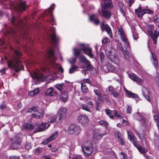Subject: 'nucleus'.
Listing matches in <instances>:
<instances>
[{"mask_svg": "<svg viewBox=\"0 0 159 159\" xmlns=\"http://www.w3.org/2000/svg\"><path fill=\"white\" fill-rule=\"evenodd\" d=\"M122 42L124 44V46L125 48V50H124V48L122 47H121L120 49L125 59L127 60H128L129 58V52L127 50V49L130 48V46L129 45V43L128 42V39L124 40Z\"/></svg>", "mask_w": 159, "mask_h": 159, "instance_id": "obj_11", "label": "nucleus"}, {"mask_svg": "<svg viewBox=\"0 0 159 159\" xmlns=\"http://www.w3.org/2000/svg\"><path fill=\"white\" fill-rule=\"evenodd\" d=\"M59 117L56 116H55V121H56V122L58 124L60 123L62 120L64 118V117H62V116H60V115H58Z\"/></svg>", "mask_w": 159, "mask_h": 159, "instance_id": "obj_38", "label": "nucleus"}, {"mask_svg": "<svg viewBox=\"0 0 159 159\" xmlns=\"http://www.w3.org/2000/svg\"><path fill=\"white\" fill-rule=\"evenodd\" d=\"M98 16L95 15H93L89 17V19L91 21L93 22L96 25L98 24L100 22L99 19L97 18Z\"/></svg>", "mask_w": 159, "mask_h": 159, "instance_id": "obj_26", "label": "nucleus"}, {"mask_svg": "<svg viewBox=\"0 0 159 159\" xmlns=\"http://www.w3.org/2000/svg\"><path fill=\"white\" fill-rule=\"evenodd\" d=\"M58 132L55 131L52 133L51 136L46 140L42 142V143L43 144H46L50 142L51 141L55 139L57 137Z\"/></svg>", "mask_w": 159, "mask_h": 159, "instance_id": "obj_16", "label": "nucleus"}, {"mask_svg": "<svg viewBox=\"0 0 159 159\" xmlns=\"http://www.w3.org/2000/svg\"><path fill=\"white\" fill-rule=\"evenodd\" d=\"M87 106L89 109L90 108H92L93 107V103L92 101H89L87 103Z\"/></svg>", "mask_w": 159, "mask_h": 159, "instance_id": "obj_55", "label": "nucleus"}, {"mask_svg": "<svg viewBox=\"0 0 159 159\" xmlns=\"http://www.w3.org/2000/svg\"><path fill=\"white\" fill-rule=\"evenodd\" d=\"M25 147L26 149H28L31 148V143H27L25 145Z\"/></svg>", "mask_w": 159, "mask_h": 159, "instance_id": "obj_60", "label": "nucleus"}, {"mask_svg": "<svg viewBox=\"0 0 159 159\" xmlns=\"http://www.w3.org/2000/svg\"><path fill=\"white\" fill-rule=\"evenodd\" d=\"M131 111H132L131 107L129 106H128L127 108V111H126L127 113L129 114H130L131 112Z\"/></svg>", "mask_w": 159, "mask_h": 159, "instance_id": "obj_59", "label": "nucleus"}, {"mask_svg": "<svg viewBox=\"0 0 159 159\" xmlns=\"http://www.w3.org/2000/svg\"><path fill=\"white\" fill-rule=\"evenodd\" d=\"M100 27L103 31L105 30L111 37H112V33L111 29L109 25H105L104 23L102 22L101 25Z\"/></svg>", "mask_w": 159, "mask_h": 159, "instance_id": "obj_19", "label": "nucleus"}, {"mask_svg": "<svg viewBox=\"0 0 159 159\" xmlns=\"http://www.w3.org/2000/svg\"><path fill=\"white\" fill-rule=\"evenodd\" d=\"M152 54V57L154 61V65L155 66L157 65V58L155 56V54L154 53L151 52Z\"/></svg>", "mask_w": 159, "mask_h": 159, "instance_id": "obj_43", "label": "nucleus"}, {"mask_svg": "<svg viewBox=\"0 0 159 159\" xmlns=\"http://www.w3.org/2000/svg\"><path fill=\"white\" fill-rule=\"evenodd\" d=\"M38 127L37 124H36L35 125H29L27 124H25L23 125L22 129H26L29 130H31L34 129V128H36Z\"/></svg>", "mask_w": 159, "mask_h": 159, "instance_id": "obj_30", "label": "nucleus"}, {"mask_svg": "<svg viewBox=\"0 0 159 159\" xmlns=\"http://www.w3.org/2000/svg\"><path fill=\"white\" fill-rule=\"evenodd\" d=\"M21 56V53L18 50H14L13 54L7 61L9 68L14 70L16 72L23 69V67L20 64V60Z\"/></svg>", "mask_w": 159, "mask_h": 159, "instance_id": "obj_1", "label": "nucleus"}, {"mask_svg": "<svg viewBox=\"0 0 159 159\" xmlns=\"http://www.w3.org/2000/svg\"><path fill=\"white\" fill-rule=\"evenodd\" d=\"M115 98L118 97L120 96V94L118 92H117L115 91L112 94H111Z\"/></svg>", "mask_w": 159, "mask_h": 159, "instance_id": "obj_57", "label": "nucleus"}, {"mask_svg": "<svg viewBox=\"0 0 159 159\" xmlns=\"http://www.w3.org/2000/svg\"><path fill=\"white\" fill-rule=\"evenodd\" d=\"M55 6V5L54 4H53L51 5L50 7L49 8L48 10V12L49 14V15L50 16V18H49V21L51 22H53L54 21V19L53 18L52 14V11L54 9V7Z\"/></svg>", "mask_w": 159, "mask_h": 159, "instance_id": "obj_29", "label": "nucleus"}, {"mask_svg": "<svg viewBox=\"0 0 159 159\" xmlns=\"http://www.w3.org/2000/svg\"><path fill=\"white\" fill-rule=\"evenodd\" d=\"M81 108L82 109L88 111H90V109L88 108L87 105L85 104H82Z\"/></svg>", "mask_w": 159, "mask_h": 159, "instance_id": "obj_45", "label": "nucleus"}, {"mask_svg": "<svg viewBox=\"0 0 159 159\" xmlns=\"http://www.w3.org/2000/svg\"><path fill=\"white\" fill-rule=\"evenodd\" d=\"M135 13L139 17L141 18L142 16L145 14H152L153 11L148 9H142V7H139L137 9H135Z\"/></svg>", "mask_w": 159, "mask_h": 159, "instance_id": "obj_9", "label": "nucleus"}, {"mask_svg": "<svg viewBox=\"0 0 159 159\" xmlns=\"http://www.w3.org/2000/svg\"><path fill=\"white\" fill-rule=\"evenodd\" d=\"M82 157L81 155H77L74 157L72 159H82Z\"/></svg>", "mask_w": 159, "mask_h": 159, "instance_id": "obj_63", "label": "nucleus"}, {"mask_svg": "<svg viewBox=\"0 0 159 159\" xmlns=\"http://www.w3.org/2000/svg\"><path fill=\"white\" fill-rule=\"evenodd\" d=\"M99 124L101 125L104 126L106 128H107L108 125V123L106 121L101 120L99 122Z\"/></svg>", "mask_w": 159, "mask_h": 159, "instance_id": "obj_42", "label": "nucleus"}, {"mask_svg": "<svg viewBox=\"0 0 159 159\" xmlns=\"http://www.w3.org/2000/svg\"><path fill=\"white\" fill-rule=\"evenodd\" d=\"M102 137V135L98 134H96L93 137L92 140L94 143H96L98 141L101 139Z\"/></svg>", "mask_w": 159, "mask_h": 159, "instance_id": "obj_35", "label": "nucleus"}, {"mask_svg": "<svg viewBox=\"0 0 159 159\" xmlns=\"http://www.w3.org/2000/svg\"><path fill=\"white\" fill-rule=\"evenodd\" d=\"M81 129L79 126L74 124H71L68 129V133L69 134H74L78 135L80 132Z\"/></svg>", "mask_w": 159, "mask_h": 159, "instance_id": "obj_10", "label": "nucleus"}, {"mask_svg": "<svg viewBox=\"0 0 159 159\" xmlns=\"http://www.w3.org/2000/svg\"><path fill=\"white\" fill-rule=\"evenodd\" d=\"M63 95L64 94L62 93L60 96V98L61 99V100L63 102H65L66 101L67 99V96L65 97L64 98H63Z\"/></svg>", "mask_w": 159, "mask_h": 159, "instance_id": "obj_58", "label": "nucleus"}, {"mask_svg": "<svg viewBox=\"0 0 159 159\" xmlns=\"http://www.w3.org/2000/svg\"><path fill=\"white\" fill-rule=\"evenodd\" d=\"M11 21L12 24L15 26L18 25L19 26H22L23 24V21L19 17H15L12 16Z\"/></svg>", "mask_w": 159, "mask_h": 159, "instance_id": "obj_14", "label": "nucleus"}, {"mask_svg": "<svg viewBox=\"0 0 159 159\" xmlns=\"http://www.w3.org/2000/svg\"><path fill=\"white\" fill-rule=\"evenodd\" d=\"M78 119L80 123L84 125L87 124L89 121L87 117L83 114L80 115Z\"/></svg>", "mask_w": 159, "mask_h": 159, "instance_id": "obj_21", "label": "nucleus"}, {"mask_svg": "<svg viewBox=\"0 0 159 159\" xmlns=\"http://www.w3.org/2000/svg\"><path fill=\"white\" fill-rule=\"evenodd\" d=\"M106 114L111 119H113V116L111 115V111L109 109H107L105 110Z\"/></svg>", "mask_w": 159, "mask_h": 159, "instance_id": "obj_44", "label": "nucleus"}, {"mask_svg": "<svg viewBox=\"0 0 159 159\" xmlns=\"http://www.w3.org/2000/svg\"><path fill=\"white\" fill-rule=\"evenodd\" d=\"M79 58L80 62L84 63L85 64H88L89 63V61L84 56H80Z\"/></svg>", "mask_w": 159, "mask_h": 159, "instance_id": "obj_34", "label": "nucleus"}, {"mask_svg": "<svg viewBox=\"0 0 159 159\" xmlns=\"http://www.w3.org/2000/svg\"><path fill=\"white\" fill-rule=\"evenodd\" d=\"M127 132L128 138L129 139V140L131 142L133 143L139 152L142 153L145 152V149L142 147L141 145L136 143L135 142V137H134V135L133 133L128 130H127Z\"/></svg>", "mask_w": 159, "mask_h": 159, "instance_id": "obj_6", "label": "nucleus"}, {"mask_svg": "<svg viewBox=\"0 0 159 159\" xmlns=\"http://www.w3.org/2000/svg\"><path fill=\"white\" fill-rule=\"evenodd\" d=\"M81 89L83 92L85 93L88 92V89L85 84H81Z\"/></svg>", "mask_w": 159, "mask_h": 159, "instance_id": "obj_40", "label": "nucleus"}, {"mask_svg": "<svg viewBox=\"0 0 159 159\" xmlns=\"http://www.w3.org/2000/svg\"><path fill=\"white\" fill-rule=\"evenodd\" d=\"M50 30L52 33V34L50 35L51 39L52 41L55 45H56L59 39L58 36L55 33V28L52 27L50 29Z\"/></svg>", "mask_w": 159, "mask_h": 159, "instance_id": "obj_15", "label": "nucleus"}, {"mask_svg": "<svg viewBox=\"0 0 159 159\" xmlns=\"http://www.w3.org/2000/svg\"><path fill=\"white\" fill-rule=\"evenodd\" d=\"M73 50L74 55L75 56L78 57L80 54L81 52V50L75 48H73Z\"/></svg>", "mask_w": 159, "mask_h": 159, "instance_id": "obj_39", "label": "nucleus"}, {"mask_svg": "<svg viewBox=\"0 0 159 159\" xmlns=\"http://www.w3.org/2000/svg\"><path fill=\"white\" fill-rule=\"evenodd\" d=\"M7 32L8 34H12L13 35L16 34L15 30L11 28H10L9 30H8Z\"/></svg>", "mask_w": 159, "mask_h": 159, "instance_id": "obj_46", "label": "nucleus"}, {"mask_svg": "<svg viewBox=\"0 0 159 159\" xmlns=\"http://www.w3.org/2000/svg\"><path fill=\"white\" fill-rule=\"evenodd\" d=\"M107 56L111 61L118 65L119 64L118 57L116 54L112 53L111 51H109L106 53Z\"/></svg>", "mask_w": 159, "mask_h": 159, "instance_id": "obj_12", "label": "nucleus"}, {"mask_svg": "<svg viewBox=\"0 0 159 159\" xmlns=\"http://www.w3.org/2000/svg\"><path fill=\"white\" fill-rule=\"evenodd\" d=\"M132 36L134 39L137 40L138 38V34L136 32L134 29L132 30Z\"/></svg>", "mask_w": 159, "mask_h": 159, "instance_id": "obj_41", "label": "nucleus"}, {"mask_svg": "<svg viewBox=\"0 0 159 159\" xmlns=\"http://www.w3.org/2000/svg\"><path fill=\"white\" fill-rule=\"evenodd\" d=\"M107 90L111 94L115 91L112 86H109L107 88Z\"/></svg>", "mask_w": 159, "mask_h": 159, "instance_id": "obj_51", "label": "nucleus"}, {"mask_svg": "<svg viewBox=\"0 0 159 159\" xmlns=\"http://www.w3.org/2000/svg\"><path fill=\"white\" fill-rule=\"evenodd\" d=\"M49 126V124L47 123H43L37 128V129L34 130V133L42 131L48 128Z\"/></svg>", "mask_w": 159, "mask_h": 159, "instance_id": "obj_20", "label": "nucleus"}, {"mask_svg": "<svg viewBox=\"0 0 159 159\" xmlns=\"http://www.w3.org/2000/svg\"><path fill=\"white\" fill-rule=\"evenodd\" d=\"M48 59L50 62V65L55 68H58L60 71H61V73H63L64 70L62 68L60 65L54 62L56 58L54 56L53 51L52 50H50L48 52Z\"/></svg>", "mask_w": 159, "mask_h": 159, "instance_id": "obj_3", "label": "nucleus"}, {"mask_svg": "<svg viewBox=\"0 0 159 159\" xmlns=\"http://www.w3.org/2000/svg\"><path fill=\"white\" fill-rule=\"evenodd\" d=\"M101 2V5L102 7V16L106 19H109L111 16V13L108 11V8L112 7V2L111 0H102Z\"/></svg>", "mask_w": 159, "mask_h": 159, "instance_id": "obj_2", "label": "nucleus"}, {"mask_svg": "<svg viewBox=\"0 0 159 159\" xmlns=\"http://www.w3.org/2000/svg\"><path fill=\"white\" fill-rule=\"evenodd\" d=\"M63 85V83L56 84L55 85V87L59 90H61Z\"/></svg>", "mask_w": 159, "mask_h": 159, "instance_id": "obj_47", "label": "nucleus"}, {"mask_svg": "<svg viewBox=\"0 0 159 159\" xmlns=\"http://www.w3.org/2000/svg\"><path fill=\"white\" fill-rule=\"evenodd\" d=\"M115 135L116 137H117L119 139L122 137V135L118 131H116L115 133Z\"/></svg>", "mask_w": 159, "mask_h": 159, "instance_id": "obj_54", "label": "nucleus"}, {"mask_svg": "<svg viewBox=\"0 0 159 159\" xmlns=\"http://www.w3.org/2000/svg\"><path fill=\"white\" fill-rule=\"evenodd\" d=\"M76 58L73 57L69 60V62L71 64H73L75 63L76 61Z\"/></svg>", "mask_w": 159, "mask_h": 159, "instance_id": "obj_56", "label": "nucleus"}, {"mask_svg": "<svg viewBox=\"0 0 159 159\" xmlns=\"http://www.w3.org/2000/svg\"><path fill=\"white\" fill-rule=\"evenodd\" d=\"M39 91V89L37 88L29 92V95L30 96H34L38 93Z\"/></svg>", "mask_w": 159, "mask_h": 159, "instance_id": "obj_36", "label": "nucleus"}, {"mask_svg": "<svg viewBox=\"0 0 159 159\" xmlns=\"http://www.w3.org/2000/svg\"><path fill=\"white\" fill-rule=\"evenodd\" d=\"M129 78L132 80L138 82L139 84H142L143 82V80L140 77H138L134 73L129 75Z\"/></svg>", "mask_w": 159, "mask_h": 159, "instance_id": "obj_18", "label": "nucleus"}, {"mask_svg": "<svg viewBox=\"0 0 159 159\" xmlns=\"http://www.w3.org/2000/svg\"><path fill=\"white\" fill-rule=\"evenodd\" d=\"M124 91L126 93L128 97L134 99H135L136 102H137L139 101L140 99L139 96L137 94L133 93L130 91L126 89H125Z\"/></svg>", "mask_w": 159, "mask_h": 159, "instance_id": "obj_17", "label": "nucleus"}, {"mask_svg": "<svg viewBox=\"0 0 159 159\" xmlns=\"http://www.w3.org/2000/svg\"><path fill=\"white\" fill-rule=\"evenodd\" d=\"M135 115L136 116L137 120L141 123L143 125H146L148 124V120L145 119L141 114L137 112L135 114Z\"/></svg>", "mask_w": 159, "mask_h": 159, "instance_id": "obj_13", "label": "nucleus"}, {"mask_svg": "<svg viewBox=\"0 0 159 159\" xmlns=\"http://www.w3.org/2000/svg\"><path fill=\"white\" fill-rule=\"evenodd\" d=\"M143 93L144 96L149 102H150L149 98V93L148 89L146 88H144L143 89Z\"/></svg>", "mask_w": 159, "mask_h": 159, "instance_id": "obj_33", "label": "nucleus"}, {"mask_svg": "<svg viewBox=\"0 0 159 159\" xmlns=\"http://www.w3.org/2000/svg\"><path fill=\"white\" fill-rule=\"evenodd\" d=\"M53 115L52 113L47 114L45 115L46 117H47V120L48 122L52 123L55 121V116H53Z\"/></svg>", "mask_w": 159, "mask_h": 159, "instance_id": "obj_31", "label": "nucleus"}, {"mask_svg": "<svg viewBox=\"0 0 159 159\" xmlns=\"http://www.w3.org/2000/svg\"><path fill=\"white\" fill-rule=\"evenodd\" d=\"M42 151V148H37L35 150V154L38 155H39Z\"/></svg>", "mask_w": 159, "mask_h": 159, "instance_id": "obj_49", "label": "nucleus"}, {"mask_svg": "<svg viewBox=\"0 0 159 159\" xmlns=\"http://www.w3.org/2000/svg\"><path fill=\"white\" fill-rule=\"evenodd\" d=\"M45 94L47 96H54L56 94V92L54 91L52 87H50L45 90Z\"/></svg>", "mask_w": 159, "mask_h": 159, "instance_id": "obj_27", "label": "nucleus"}, {"mask_svg": "<svg viewBox=\"0 0 159 159\" xmlns=\"http://www.w3.org/2000/svg\"><path fill=\"white\" fill-rule=\"evenodd\" d=\"M28 112H34L35 114H32V117H35L36 119H40L42 118L44 115L43 111L42 109H40L37 111L36 107H34L29 109L28 111Z\"/></svg>", "mask_w": 159, "mask_h": 159, "instance_id": "obj_7", "label": "nucleus"}, {"mask_svg": "<svg viewBox=\"0 0 159 159\" xmlns=\"http://www.w3.org/2000/svg\"><path fill=\"white\" fill-rule=\"evenodd\" d=\"M148 32L151 38L153 41V43L155 44L157 43V39L159 35V31L155 30L153 34L152 31L154 29V26L152 25H148Z\"/></svg>", "mask_w": 159, "mask_h": 159, "instance_id": "obj_5", "label": "nucleus"}, {"mask_svg": "<svg viewBox=\"0 0 159 159\" xmlns=\"http://www.w3.org/2000/svg\"><path fill=\"white\" fill-rule=\"evenodd\" d=\"M153 21L156 23H159V15H156L154 16Z\"/></svg>", "mask_w": 159, "mask_h": 159, "instance_id": "obj_50", "label": "nucleus"}, {"mask_svg": "<svg viewBox=\"0 0 159 159\" xmlns=\"http://www.w3.org/2000/svg\"><path fill=\"white\" fill-rule=\"evenodd\" d=\"M67 113V110L65 108H60L58 112V114L65 118Z\"/></svg>", "mask_w": 159, "mask_h": 159, "instance_id": "obj_32", "label": "nucleus"}, {"mask_svg": "<svg viewBox=\"0 0 159 159\" xmlns=\"http://www.w3.org/2000/svg\"><path fill=\"white\" fill-rule=\"evenodd\" d=\"M32 78H35L36 79L41 82L45 80V78L42 74H39L36 72H33V75L32 76Z\"/></svg>", "mask_w": 159, "mask_h": 159, "instance_id": "obj_23", "label": "nucleus"}, {"mask_svg": "<svg viewBox=\"0 0 159 159\" xmlns=\"http://www.w3.org/2000/svg\"><path fill=\"white\" fill-rule=\"evenodd\" d=\"M86 65V68L88 70H91L93 68V66L90 64V62L89 61V63L88 64H85Z\"/></svg>", "mask_w": 159, "mask_h": 159, "instance_id": "obj_53", "label": "nucleus"}, {"mask_svg": "<svg viewBox=\"0 0 159 159\" xmlns=\"http://www.w3.org/2000/svg\"><path fill=\"white\" fill-rule=\"evenodd\" d=\"M153 116L159 130V115L157 109H153Z\"/></svg>", "mask_w": 159, "mask_h": 159, "instance_id": "obj_22", "label": "nucleus"}, {"mask_svg": "<svg viewBox=\"0 0 159 159\" xmlns=\"http://www.w3.org/2000/svg\"><path fill=\"white\" fill-rule=\"evenodd\" d=\"M0 108L1 110H4L5 109L7 108V107L5 105L2 104L0 106Z\"/></svg>", "mask_w": 159, "mask_h": 159, "instance_id": "obj_61", "label": "nucleus"}, {"mask_svg": "<svg viewBox=\"0 0 159 159\" xmlns=\"http://www.w3.org/2000/svg\"><path fill=\"white\" fill-rule=\"evenodd\" d=\"M27 6H26L25 2H20L15 8V9L17 11H22L25 10Z\"/></svg>", "mask_w": 159, "mask_h": 159, "instance_id": "obj_24", "label": "nucleus"}, {"mask_svg": "<svg viewBox=\"0 0 159 159\" xmlns=\"http://www.w3.org/2000/svg\"><path fill=\"white\" fill-rule=\"evenodd\" d=\"M78 67L75 65H72L69 70V73L70 74H72L75 72L77 71Z\"/></svg>", "mask_w": 159, "mask_h": 159, "instance_id": "obj_37", "label": "nucleus"}, {"mask_svg": "<svg viewBox=\"0 0 159 159\" xmlns=\"http://www.w3.org/2000/svg\"><path fill=\"white\" fill-rule=\"evenodd\" d=\"M121 154L123 156V159H127V156H126V154H125V153H124L123 152H121Z\"/></svg>", "mask_w": 159, "mask_h": 159, "instance_id": "obj_64", "label": "nucleus"}, {"mask_svg": "<svg viewBox=\"0 0 159 159\" xmlns=\"http://www.w3.org/2000/svg\"><path fill=\"white\" fill-rule=\"evenodd\" d=\"M118 32L120 35L121 39L122 41L128 39L123 29L122 28H118Z\"/></svg>", "mask_w": 159, "mask_h": 159, "instance_id": "obj_28", "label": "nucleus"}, {"mask_svg": "<svg viewBox=\"0 0 159 159\" xmlns=\"http://www.w3.org/2000/svg\"><path fill=\"white\" fill-rule=\"evenodd\" d=\"M98 100L97 101H99V102L100 103H102L103 102V99L102 97L101 94L97 96Z\"/></svg>", "mask_w": 159, "mask_h": 159, "instance_id": "obj_52", "label": "nucleus"}, {"mask_svg": "<svg viewBox=\"0 0 159 159\" xmlns=\"http://www.w3.org/2000/svg\"><path fill=\"white\" fill-rule=\"evenodd\" d=\"M84 83L89 84L91 83V81L89 79H86L84 80Z\"/></svg>", "mask_w": 159, "mask_h": 159, "instance_id": "obj_62", "label": "nucleus"}, {"mask_svg": "<svg viewBox=\"0 0 159 159\" xmlns=\"http://www.w3.org/2000/svg\"><path fill=\"white\" fill-rule=\"evenodd\" d=\"M84 155L89 156L93 151V147L91 141H86L82 146Z\"/></svg>", "mask_w": 159, "mask_h": 159, "instance_id": "obj_4", "label": "nucleus"}, {"mask_svg": "<svg viewBox=\"0 0 159 159\" xmlns=\"http://www.w3.org/2000/svg\"><path fill=\"white\" fill-rule=\"evenodd\" d=\"M11 144L10 146L11 149L19 148L21 147V139L17 135L15 136L11 140Z\"/></svg>", "mask_w": 159, "mask_h": 159, "instance_id": "obj_8", "label": "nucleus"}, {"mask_svg": "<svg viewBox=\"0 0 159 159\" xmlns=\"http://www.w3.org/2000/svg\"><path fill=\"white\" fill-rule=\"evenodd\" d=\"M104 57L105 55L104 53L103 52H100V57L101 62H102L103 61Z\"/></svg>", "mask_w": 159, "mask_h": 159, "instance_id": "obj_48", "label": "nucleus"}, {"mask_svg": "<svg viewBox=\"0 0 159 159\" xmlns=\"http://www.w3.org/2000/svg\"><path fill=\"white\" fill-rule=\"evenodd\" d=\"M82 50L90 58H93V55L92 53V50L91 48L89 47H84L82 48Z\"/></svg>", "mask_w": 159, "mask_h": 159, "instance_id": "obj_25", "label": "nucleus"}]
</instances>
